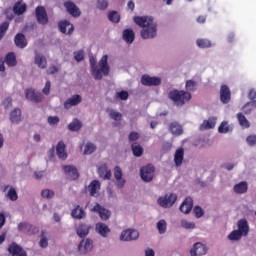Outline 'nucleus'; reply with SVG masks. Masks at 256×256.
Masks as SVG:
<instances>
[{
    "label": "nucleus",
    "instance_id": "f257e3e1",
    "mask_svg": "<svg viewBox=\"0 0 256 256\" xmlns=\"http://www.w3.org/2000/svg\"><path fill=\"white\" fill-rule=\"evenodd\" d=\"M134 22L140 28L141 37L144 40L153 39L157 36V24L154 22L153 18L150 16H136L134 17Z\"/></svg>",
    "mask_w": 256,
    "mask_h": 256
},
{
    "label": "nucleus",
    "instance_id": "f03ea898",
    "mask_svg": "<svg viewBox=\"0 0 256 256\" xmlns=\"http://www.w3.org/2000/svg\"><path fill=\"white\" fill-rule=\"evenodd\" d=\"M96 64H97L96 59L94 57H90L92 75L95 80L100 81L103 78L102 73L104 74V76H108L110 72V67L108 66V55L102 56L99 62L100 69L97 67Z\"/></svg>",
    "mask_w": 256,
    "mask_h": 256
},
{
    "label": "nucleus",
    "instance_id": "7ed1b4c3",
    "mask_svg": "<svg viewBox=\"0 0 256 256\" xmlns=\"http://www.w3.org/2000/svg\"><path fill=\"white\" fill-rule=\"evenodd\" d=\"M168 98L178 107H183L186 103L190 102L192 95L185 90L172 89L168 93Z\"/></svg>",
    "mask_w": 256,
    "mask_h": 256
},
{
    "label": "nucleus",
    "instance_id": "20e7f679",
    "mask_svg": "<svg viewBox=\"0 0 256 256\" xmlns=\"http://www.w3.org/2000/svg\"><path fill=\"white\" fill-rule=\"evenodd\" d=\"M178 197L175 193H167L164 196L158 198V204L162 208H171L176 203Z\"/></svg>",
    "mask_w": 256,
    "mask_h": 256
},
{
    "label": "nucleus",
    "instance_id": "39448f33",
    "mask_svg": "<svg viewBox=\"0 0 256 256\" xmlns=\"http://www.w3.org/2000/svg\"><path fill=\"white\" fill-rule=\"evenodd\" d=\"M140 176L142 180L146 183L152 182L155 176V167L153 164H147L146 166L141 167Z\"/></svg>",
    "mask_w": 256,
    "mask_h": 256
},
{
    "label": "nucleus",
    "instance_id": "423d86ee",
    "mask_svg": "<svg viewBox=\"0 0 256 256\" xmlns=\"http://www.w3.org/2000/svg\"><path fill=\"white\" fill-rule=\"evenodd\" d=\"M141 84L145 87H158L162 84V80L160 77H151L148 74H144L141 77Z\"/></svg>",
    "mask_w": 256,
    "mask_h": 256
},
{
    "label": "nucleus",
    "instance_id": "0eeeda50",
    "mask_svg": "<svg viewBox=\"0 0 256 256\" xmlns=\"http://www.w3.org/2000/svg\"><path fill=\"white\" fill-rule=\"evenodd\" d=\"M35 16H36L37 22L40 25L45 26L48 24L49 19H48L47 11L43 6L36 7Z\"/></svg>",
    "mask_w": 256,
    "mask_h": 256
},
{
    "label": "nucleus",
    "instance_id": "6e6552de",
    "mask_svg": "<svg viewBox=\"0 0 256 256\" xmlns=\"http://www.w3.org/2000/svg\"><path fill=\"white\" fill-rule=\"evenodd\" d=\"M139 238V232L136 229L130 228L122 231L120 240L125 242H130L137 240Z\"/></svg>",
    "mask_w": 256,
    "mask_h": 256
},
{
    "label": "nucleus",
    "instance_id": "1a4fd4ad",
    "mask_svg": "<svg viewBox=\"0 0 256 256\" xmlns=\"http://www.w3.org/2000/svg\"><path fill=\"white\" fill-rule=\"evenodd\" d=\"M7 250L11 256H27V252L16 242L9 244Z\"/></svg>",
    "mask_w": 256,
    "mask_h": 256
},
{
    "label": "nucleus",
    "instance_id": "9d476101",
    "mask_svg": "<svg viewBox=\"0 0 256 256\" xmlns=\"http://www.w3.org/2000/svg\"><path fill=\"white\" fill-rule=\"evenodd\" d=\"M208 248L205 244L197 242L194 244L193 248L190 250L191 256H204L206 255Z\"/></svg>",
    "mask_w": 256,
    "mask_h": 256
},
{
    "label": "nucleus",
    "instance_id": "9b49d317",
    "mask_svg": "<svg viewBox=\"0 0 256 256\" xmlns=\"http://www.w3.org/2000/svg\"><path fill=\"white\" fill-rule=\"evenodd\" d=\"M63 171L70 180H72V181L78 180L79 172H78V170L75 166H73V165H64L63 166Z\"/></svg>",
    "mask_w": 256,
    "mask_h": 256
},
{
    "label": "nucleus",
    "instance_id": "f8f14e48",
    "mask_svg": "<svg viewBox=\"0 0 256 256\" xmlns=\"http://www.w3.org/2000/svg\"><path fill=\"white\" fill-rule=\"evenodd\" d=\"M82 103V97L79 94H75L72 97L68 98L64 102V109L69 110L72 107L78 106L79 104Z\"/></svg>",
    "mask_w": 256,
    "mask_h": 256
},
{
    "label": "nucleus",
    "instance_id": "ddd939ff",
    "mask_svg": "<svg viewBox=\"0 0 256 256\" xmlns=\"http://www.w3.org/2000/svg\"><path fill=\"white\" fill-rule=\"evenodd\" d=\"M59 31L64 35H72L74 26L68 20L60 21L58 24Z\"/></svg>",
    "mask_w": 256,
    "mask_h": 256
},
{
    "label": "nucleus",
    "instance_id": "4468645a",
    "mask_svg": "<svg viewBox=\"0 0 256 256\" xmlns=\"http://www.w3.org/2000/svg\"><path fill=\"white\" fill-rule=\"evenodd\" d=\"M64 7L72 17L78 18L81 16L80 9L72 1H66Z\"/></svg>",
    "mask_w": 256,
    "mask_h": 256
},
{
    "label": "nucleus",
    "instance_id": "2eb2a0df",
    "mask_svg": "<svg viewBox=\"0 0 256 256\" xmlns=\"http://www.w3.org/2000/svg\"><path fill=\"white\" fill-rule=\"evenodd\" d=\"M220 100L223 104H229V102L231 101V91L227 85L221 86Z\"/></svg>",
    "mask_w": 256,
    "mask_h": 256
},
{
    "label": "nucleus",
    "instance_id": "dca6fc26",
    "mask_svg": "<svg viewBox=\"0 0 256 256\" xmlns=\"http://www.w3.org/2000/svg\"><path fill=\"white\" fill-rule=\"evenodd\" d=\"M93 211L99 213L100 218L104 221H107L111 216L110 211L104 208L99 203H96V205L93 208Z\"/></svg>",
    "mask_w": 256,
    "mask_h": 256
},
{
    "label": "nucleus",
    "instance_id": "f3484780",
    "mask_svg": "<svg viewBox=\"0 0 256 256\" xmlns=\"http://www.w3.org/2000/svg\"><path fill=\"white\" fill-rule=\"evenodd\" d=\"M237 226H238V230L244 235V237H247L250 231V227L247 219L242 218L238 220Z\"/></svg>",
    "mask_w": 256,
    "mask_h": 256
},
{
    "label": "nucleus",
    "instance_id": "a211bd4d",
    "mask_svg": "<svg viewBox=\"0 0 256 256\" xmlns=\"http://www.w3.org/2000/svg\"><path fill=\"white\" fill-rule=\"evenodd\" d=\"M193 208V198L192 197H186L183 203L180 206V210L184 214H190L191 210Z\"/></svg>",
    "mask_w": 256,
    "mask_h": 256
},
{
    "label": "nucleus",
    "instance_id": "6ab92c4d",
    "mask_svg": "<svg viewBox=\"0 0 256 256\" xmlns=\"http://www.w3.org/2000/svg\"><path fill=\"white\" fill-rule=\"evenodd\" d=\"M114 177L116 178L117 180V187L118 188H123L125 183H126V180L123 179V173H122V169L120 168V166H116L115 169H114Z\"/></svg>",
    "mask_w": 256,
    "mask_h": 256
},
{
    "label": "nucleus",
    "instance_id": "aec40b11",
    "mask_svg": "<svg viewBox=\"0 0 256 256\" xmlns=\"http://www.w3.org/2000/svg\"><path fill=\"white\" fill-rule=\"evenodd\" d=\"M14 43H15L16 47L19 49H24L28 45L26 37L23 33L16 34V36L14 38Z\"/></svg>",
    "mask_w": 256,
    "mask_h": 256
},
{
    "label": "nucleus",
    "instance_id": "412c9836",
    "mask_svg": "<svg viewBox=\"0 0 256 256\" xmlns=\"http://www.w3.org/2000/svg\"><path fill=\"white\" fill-rule=\"evenodd\" d=\"M91 226L85 223H80L77 228H76V232L77 235L80 238H85L86 236H88L89 232H90Z\"/></svg>",
    "mask_w": 256,
    "mask_h": 256
},
{
    "label": "nucleus",
    "instance_id": "4be33fe9",
    "mask_svg": "<svg viewBox=\"0 0 256 256\" xmlns=\"http://www.w3.org/2000/svg\"><path fill=\"white\" fill-rule=\"evenodd\" d=\"M34 63L38 68L44 70L47 68V59L43 54L36 53Z\"/></svg>",
    "mask_w": 256,
    "mask_h": 256
},
{
    "label": "nucleus",
    "instance_id": "5701e85b",
    "mask_svg": "<svg viewBox=\"0 0 256 256\" xmlns=\"http://www.w3.org/2000/svg\"><path fill=\"white\" fill-rule=\"evenodd\" d=\"M56 151H57V156L59 157V159H61V160L67 159L68 154L66 152V145L63 141L58 142Z\"/></svg>",
    "mask_w": 256,
    "mask_h": 256
},
{
    "label": "nucleus",
    "instance_id": "b1692460",
    "mask_svg": "<svg viewBox=\"0 0 256 256\" xmlns=\"http://www.w3.org/2000/svg\"><path fill=\"white\" fill-rule=\"evenodd\" d=\"M98 174L103 180H110L111 179V171L108 169L107 164H102L98 168Z\"/></svg>",
    "mask_w": 256,
    "mask_h": 256
},
{
    "label": "nucleus",
    "instance_id": "393cba45",
    "mask_svg": "<svg viewBox=\"0 0 256 256\" xmlns=\"http://www.w3.org/2000/svg\"><path fill=\"white\" fill-rule=\"evenodd\" d=\"M96 231L104 238H106L108 234L111 232L108 225H106L103 222H99L96 224Z\"/></svg>",
    "mask_w": 256,
    "mask_h": 256
},
{
    "label": "nucleus",
    "instance_id": "a878e982",
    "mask_svg": "<svg viewBox=\"0 0 256 256\" xmlns=\"http://www.w3.org/2000/svg\"><path fill=\"white\" fill-rule=\"evenodd\" d=\"M26 10H27V5L22 1L16 2L13 7V12L17 16L23 15L26 12Z\"/></svg>",
    "mask_w": 256,
    "mask_h": 256
},
{
    "label": "nucleus",
    "instance_id": "bb28decb",
    "mask_svg": "<svg viewBox=\"0 0 256 256\" xmlns=\"http://www.w3.org/2000/svg\"><path fill=\"white\" fill-rule=\"evenodd\" d=\"M184 161V148H178L174 155V163L176 167L182 166V163Z\"/></svg>",
    "mask_w": 256,
    "mask_h": 256
},
{
    "label": "nucleus",
    "instance_id": "cd10ccee",
    "mask_svg": "<svg viewBox=\"0 0 256 256\" xmlns=\"http://www.w3.org/2000/svg\"><path fill=\"white\" fill-rule=\"evenodd\" d=\"M100 187H101V184L98 180L91 181V183L89 185L90 196H92V197L98 196Z\"/></svg>",
    "mask_w": 256,
    "mask_h": 256
},
{
    "label": "nucleus",
    "instance_id": "c85d7f7f",
    "mask_svg": "<svg viewBox=\"0 0 256 256\" xmlns=\"http://www.w3.org/2000/svg\"><path fill=\"white\" fill-rule=\"evenodd\" d=\"M71 215L74 219L81 220L86 217V212L80 205H77L71 212Z\"/></svg>",
    "mask_w": 256,
    "mask_h": 256
},
{
    "label": "nucleus",
    "instance_id": "c756f323",
    "mask_svg": "<svg viewBox=\"0 0 256 256\" xmlns=\"http://www.w3.org/2000/svg\"><path fill=\"white\" fill-rule=\"evenodd\" d=\"M169 130L175 136H181L183 134V128L178 122L170 123Z\"/></svg>",
    "mask_w": 256,
    "mask_h": 256
},
{
    "label": "nucleus",
    "instance_id": "7c9ffc66",
    "mask_svg": "<svg viewBox=\"0 0 256 256\" xmlns=\"http://www.w3.org/2000/svg\"><path fill=\"white\" fill-rule=\"evenodd\" d=\"M123 40L127 44H132L135 40V33L132 29H125L123 31Z\"/></svg>",
    "mask_w": 256,
    "mask_h": 256
},
{
    "label": "nucleus",
    "instance_id": "2f4dec72",
    "mask_svg": "<svg viewBox=\"0 0 256 256\" xmlns=\"http://www.w3.org/2000/svg\"><path fill=\"white\" fill-rule=\"evenodd\" d=\"M248 191V183L246 181H242L236 185H234V192L236 194H245Z\"/></svg>",
    "mask_w": 256,
    "mask_h": 256
},
{
    "label": "nucleus",
    "instance_id": "473e14b6",
    "mask_svg": "<svg viewBox=\"0 0 256 256\" xmlns=\"http://www.w3.org/2000/svg\"><path fill=\"white\" fill-rule=\"evenodd\" d=\"M5 63L10 68L15 67L17 65V60L14 52L7 53L5 57Z\"/></svg>",
    "mask_w": 256,
    "mask_h": 256
},
{
    "label": "nucleus",
    "instance_id": "72a5a7b5",
    "mask_svg": "<svg viewBox=\"0 0 256 256\" xmlns=\"http://www.w3.org/2000/svg\"><path fill=\"white\" fill-rule=\"evenodd\" d=\"M236 118L238 119V124H240L242 128H246V129L250 128L251 124L249 120L244 116L243 113L236 114Z\"/></svg>",
    "mask_w": 256,
    "mask_h": 256
},
{
    "label": "nucleus",
    "instance_id": "f704fd0d",
    "mask_svg": "<svg viewBox=\"0 0 256 256\" xmlns=\"http://www.w3.org/2000/svg\"><path fill=\"white\" fill-rule=\"evenodd\" d=\"M82 128V123L79 119L74 118L73 121L68 125V129L71 132H78Z\"/></svg>",
    "mask_w": 256,
    "mask_h": 256
},
{
    "label": "nucleus",
    "instance_id": "c9c22d12",
    "mask_svg": "<svg viewBox=\"0 0 256 256\" xmlns=\"http://www.w3.org/2000/svg\"><path fill=\"white\" fill-rule=\"evenodd\" d=\"M10 120L12 123H19L21 121V110L15 108L10 114Z\"/></svg>",
    "mask_w": 256,
    "mask_h": 256
},
{
    "label": "nucleus",
    "instance_id": "e433bc0d",
    "mask_svg": "<svg viewBox=\"0 0 256 256\" xmlns=\"http://www.w3.org/2000/svg\"><path fill=\"white\" fill-rule=\"evenodd\" d=\"M256 109V101H250L242 107V111L245 115H249L253 110Z\"/></svg>",
    "mask_w": 256,
    "mask_h": 256
},
{
    "label": "nucleus",
    "instance_id": "4c0bfd02",
    "mask_svg": "<svg viewBox=\"0 0 256 256\" xmlns=\"http://www.w3.org/2000/svg\"><path fill=\"white\" fill-rule=\"evenodd\" d=\"M34 229L33 225L29 222H20L18 224V231L30 233Z\"/></svg>",
    "mask_w": 256,
    "mask_h": 256
},
{
    "label": "nucleus",
    "instance_id": "58836bf2",
    "mask_svg": "<svg viewBox=\"0 0 256 256\" xmlns=\"http://www.w3.org/2000/svg\"><path fill=\"white\" fill-rule=\"evenodd\" d=\"M216 126V119L210 118L209 120H205L201 125V130H209L213 129Z\"/></svg>",
    "mask_w": 256,
    "mask_h": 256
},
{
    "label": "nucleus",
    "instance_id": "ea45409f",
    "mask_svg": "<svg viewBox=\"0 0 256 256\" xmlns=\"http://www.w3.org/2000/svg\"><path fill=\"white\" fill-rule=\"evenodd\" d=\"M131 148H132L133 155L135 157L139 158L143 155L144 149L142 148V146L140 144L133 143Z\"/></svg>",
    "mask_w": 256,
    "mask_h": 256
},
{
    "label": "nucleus",
    "instance_id": "a19ab883",
    "mask_svg": "<svg viewBox=\"0 0 256 256\" xmlns=\"http://www.w3.org/2000/svg\"><path fill=\"white\" fill-rule=\"evenodd\" d=\"M242 237H244V235L238 229L232 230L228 236L230 241H240Z\"/></svg>",
    "mask_w": 256,
    "mask_h": 256
},
{
    "label": "nucleus",
    "instance_id": "79ce46f5",
    "mask_svg": "<svg viewBox=\"0 0 256 256\" xmlns=\"http://www.w3.org/2000/svg\"><path fill=\"white\" fill-rule=\"evenodd\" d=\"M157 229L159 231V234H165V232L167 231V222L165 221V219H161L158 221Z\"/></svg>",
    "mask_w": 256,
    "mask_h": 256
},
{
    "label": "nucleus",
    "instance_id": "37998d69",
    "mask_svg": "<svg viewBox=\"0 0 256 256\" xmlns=\"http://www.w3.org/2000/svg\"><path fill=\"white\" fill-rule=\"evenodd\" d=\"M197 45L201 49H206V48H211L212 43L208 39H198L197 40Z\"/></svg>",
    "mask_w": 256,
    "mask_h": 256
},
{
    "label": "nucleus",
    "instance_id": "c03bdc74",
    "mask_svg": "<svg viewBox=\"0 0 256 256\" xmlns=\"http://www.w3.org/2000/svg\"><path fill=\"white\" fill-rule=\"evenodd\" d=\"M97 147L94 143L88 142L85 146L84 155H91L96 151Z\"/></svg>",
    "mask_w": 256,
    "mask_h": 256
},
{
    "label": "nucleus",
    "instance_id": "a18cd8bd",
    "mask_svg": "<svg viewBox=\"0 0 256 256\" xmlns=\"http://www.w3.org/2000/svg\"><path fill=\"white\" fill-rule=\"evenodd\" d=\"M9 29V22L4 21L0 24V41L3 39V37L6 35V32Z\"/></svg>",
    "mask_w": 256,
    "mask_h": 256
},
{
    "label": "nucleus",
    "instance_id": "49530a36",
    "mask_svg": "<svg viewBox=\"0 0 256 256\" xmlns=\"http://www.w3.org/2000/svg\"><path fill=\"white\" fill-rule=\"evenodd\" d=\"M7 197L9 200H11L12 202L17 201L18 199V194L17 191L15 190L14 187H10L8 193H7Z\"/></svg>",
    "mask_w": 256,
    "mask_h": 256
},
{
    "label": "nucleus",
    "instance_id": "de8ad7c7",
    "mask_svg": "<svg viewBox=\"0 0 256 256\" xmlns=\"http://www.w3.org/2000/svg\"><path fill=\"white\" fill-rule=\"evenodd\" d=\"M108 19L112 22V23H119L120 22V15L118 14L117 11H111L108 15Z\"/></svg>",
    "mask_w": 256,
    "mask_h": 256
},
{
    "label": "nucleus",
    "instance_id": "09e8293b",
    "mask_svg": "<svg viewBox=\"0 0 256 256\" xmlns=\"http://www.w3.org/2000/svg\"><path fill=\"white\" fill-rule=\"evenodd\" d=\"M109 116L112 120L119 122L122 120V114L120 112L115 111L114 109H111L109 111Z\"/></svg>",
    "mask_w": 256,
    "mask_h": 256
},
{
    "label": "nucleus",
    "instance_id": "8fccbe9b",
    "mask_svg": "<svg viewBox=\"0 0 256 256\" xmlns=\"http://www.w3.org/2000/svg\"><path fill=\"white\" fill-rule=\"evenodd\" d=\"M196 88H197V82L196 81L188 80L186 82V90L188 92H194V91H196Z\"/></svg>",
    "mask_w": 256,
    "mask_h": 256
},
{
    "label": "nucleus",
    "instance_id": "3c124183",
    "mask_svg": "<svg viewBox=\"0 0 256 256\" xmlns=\"http://www.w3.org/2000/svg\"><path fill=\"white\" fill-rule=\"evenodd\" d=\"M41 196L45 199H52L55 196V193L53 190L50 189H44L41 192Z\"/></svg>",
    "mask_w": 256,
    "mask_h": 256
},
{
    "label": "nucleus",
    "instance_id": "603ef678",
    "mask_svg": "<svg viewBox=\"0 0 256 256\" xmlns=\"http://www.w3.org/2000/svg\"><path fill=\"white\" fill-rule=\"evenodd\" d=\"M230 132V127L226 121H223L221 125L219 126V133L221 134H227Z\"/></svg>",
    "mask_w": 256,
    "mask_h": 256
},
{
    "label": "nucleus",
    "instance_id": "864d4df0",
    "mask_svg": "<svg viewBox=\"0 0 256 256\" xmlns=\"http://www.w3.org/2000/svg\"><path fill=\"white\" fill-rule=\"evenodd\" d=\"M181 225L184 229H195L196 225L194 222H190L188 220L183 219L181 221Z\"/></svg>",
    "mask_w": 256,
    "mask_h": 256
},
{
    "label": "nucleus",
    "instance_id": "5fc2aeb1",
    "mask_svg": "<svg viewBox=\"0 0 256 256\" xmlns=\"http://www.w3.org/2000/svg\"><path fill=\"white\" fill-rule=\"evenodd\" d=\"M74 59L78 63L82 62L84 60V51L83 50L75 51Z\"/></svg>",
    "mask_w": 256,
    "mask_h": 256
},
{
    "label": "nucleus",
    "instance_id": "6e6d98bb",
    "mask_svg": "<svg viewBox=\"0 0 256 256\" xmlns=\"http://www.w3.org/2000/svg\"><path fill=\"white\" fill-rule=\"evenodd\" d=\"M246 143H248V146L254 147L256 145V135H248V137H246Z\"/></svg>",
    "mask_w": 256,
    "mask_h": 256
},
{
    "label": "nucleus",
    "instance_id": "4d7b16f0",
    "mask_svg": "<svg viewBox=\"0 0 256 256\" xmlns=\"http://www.w3.org/2000/svg\"><path fill=\"white\" fill-rule=\"evenodd\" d=\"M116 98L122 100V101H127L129 98V94L127 91H120L116 93Z\"/></svg>",
    "mask_w": 256,
    "mask_h": 256
},
{
    "label": "nucleus",
    "instance_id": "13d9d810",
    "mask_svg": "<svg viewBox=\"0 0 256 256\" xmlns=\"http://www.w3.org/2000/svg\"><path fill=\"white\" fill-rule=\"evenodd\" d=\"M50 92H51V82H50V80H47L46 84H45V87L42 89V93L45 96H49Z\"/></svg>",
    "mask_w": 256,
    "mask_h": 256
},
{
    "label": "nucleus",
    "instance_id": "bf43d9fd",
    "mask_svg": "<svg viewBox=\"0 0 256 256\" xmlns=\"http://www.w3.org/2000/svg\"><path fill=\"white\" fill-rule=\"evenodd\" d=\"M194 214L196 215L197 219H200L204 215V211L200 206H195L194 207Z\"/></svg>",
    "mask_w": 256,
    "mask_h": 256
},
{
    "label": "nucleus",
    "instance_id": "052dcab7",
    "mask_svg": "<svg viewBox=\"0 0 256 256\" xmlns=\"http://www.w3.org/2000/svg\"><path fill=\"white\" fill-rule=\"evenodd\" d=\"M97 8L99 10H106L108 8L107 0H98Z\"/></svg>",
    "mask_w": 256,
    "mask_h": 256
},
{
    "label": "nucleus",
    "instance_id": "680f3d73",
    "mask_svg": "<svg viewBox=\"0 0 256 256\" xmlns=\"http://www.w3.org/2000/svg\"><path fill=\"white\" fill-rule=\"evenodd\" d=\"M60 119L58 116H49L48 117V123L49 125H57L59 123Z\"/></svg>",
    "mask_w": 256,
    "mask_h": 256
},
{
    "label": "nucleus",
    "instance_id": "e2e57ef3",
    "mask_svg": "<svg viewBox=\"0 0 256 256\" xmlns=\"http://www.w3.org/2000/svg\"><path fill=\"white\" fill-rule=\"evenodd\" d=\"M35 94L36 93L33 89H27L26 92H25L26 99L32 101Z\"/></svg>",
    "mask_w": 256,
    "mask_h": 256
},
{
    "label": "nucleus",
    "instance_id": "0e129e2a",
    "mask_svg": "<svg viewBox=\"0 0 256 256\" xmlns=\"http://www.w3.org/2000/svg\"><path fill=\"white\" fill-rule=\"evenodd\" d=\"M92 248H93V240L87 238V239H86V242H85V244H84V249H85L86 251H91Z\"/></svg>",
    "mask_w": 256,
    "mask_h": 256
},
{
    "label": "nucleus",
    "instance_id": "69168bd1",
    "mask_svg": "<svg viewBox=\"0 0 256 256\" xmlns=\"http://www.w3.org/2000/svg\"><path fill=\"white\" fill-rule=\"evenodd\" d=\"M44 99V96L41 93H35L33 99L31 100L32 102L35 103H41Z\"/></svg>",
    "mask_w": 256,
    "mask_h": 256
},
{
    "label": "nucleus",
    "instance_id": "338daca9",
    "mask_svg": "<svg viewBox=\"0 0 256 256\" xmlns=\"http://www.w3.org/2000/svg\"><path fill=\"white\" fill-rule=\"evenodd\" d=\"M248 99H250V102H256V90L250 89L248 92Z\"/></svg>",
    "mask_w": 256,
    "mask_h": 256
},
{
    "label": "nucleus",
    "instance_id": "774afa93",
    "mask_svg": "<svg viewBox=\"0 0 256 256\" xmlns=\"http://www.w3.org/2000/svg\"><path fill=\"white\" fill-rule=\"evenodd\" d=\"M139 138H140V135H139L138 132H136V131L131 132L130 135H129V141H130V142H135V141H137Z\"/></svg>",
    "mask_w": 256,
    "mask_h": 256
}]
</instances>
